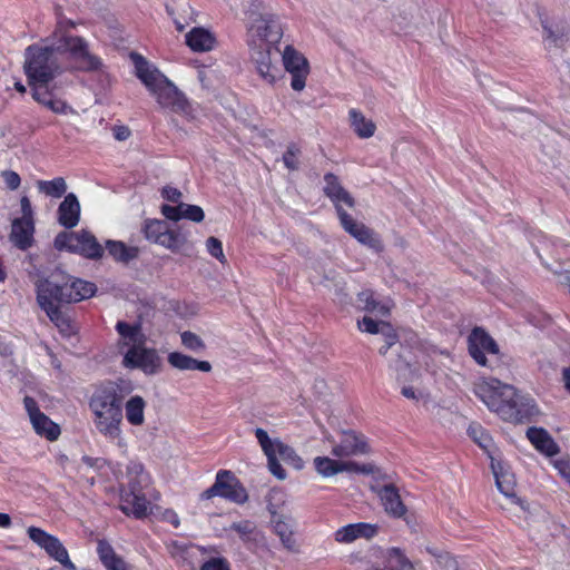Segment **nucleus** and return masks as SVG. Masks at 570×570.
<instances>
[{"label": "nucleus", "mask_w": 570, "mask_h": 570, "mask_svg": "<svg viewBox=\"0 0 570 570\" xmlns=\"http://www.w3.org/2000/svg\"><path fill=\"white\" fill-rule=\"evenodd\" d=\"M130 391L128 385L108 382L99 386L89 401L96 430L119 446L126 445L122 435V405Z\"/></svg>", "instance_id": "obj_1"}, {"label": "nucleus", "mask_w": 570, "mask_h": 570, "mask_svg": "<svg viewBox=\"0 0 570 570\" xmlns=\"http://www.w3.org/2000/svg\"><path fill=\"white\" fill-rule=\"evenodd\" d=\"M474 393L504 421L520 423L538 413L531 397L519 394L512 385L497 379L480 380L474 384Z\"/></svg>", "instance_id": "obj_2"}, {"label": "nucleus", "mask_w": 570, "mask_h": 570, "mask_svg": "<svg viewBox=\"0 0 570 570\" xmlns=\"http://www.w3.org/2000/svg\"><path fill=\"white\" fill-rule=\"evenodd\" d=\"M131 59L135 63L136 76L156 98L160 108L181 115L189 112L186 97L164 73L138 53H131Z\"/></svg>", "instance_id": "obj_3"}, {"label": "nucleus", "mask_w": 570, "mask_h": 570, "mask_svg": "<svg viewBox=\"0 0 570 570\" xmlns=\"http://www.w3.org/2000/svg\"><path fill=\"white\" fill-rule=\"evenodd\" d=\"M62 26V22H58L52 37L45 40L46 45H31L26 49L23 70L29 83L50 82L60 73L56 56L62 46H56L55 39Z\"/></svg>", "instance_id": "obj_4"}, {"label": "nucleus", "mask_w": 570, "mask_h": 570, "mask_svg": "<svg viewBox=\"0 0 570 570\" xmlns=\"http://www.w3.org/2000/svg\"><path fill=\"white\" fill-rule=\"evenodd\" d=\"M62 29L58 32L56 46H62L60 52H68L70 59L76 63V67L83 71L96 70L100 67V60L98 57L92 55L89 50L87 41L78 36H67L65 30L67 28H73L72 21H61Z\"/></svg>", "instance_id": "obj_5"}, {"label": "nucleus", "mask_w": 570, "mask_h": 570, "mask_svg": "<svg viewBox=\"0 0 570 570\" xmlns=\"http://www.w3.org/2000/svg\"><path fill=\"white\" fill-rule=\"evenodd\" d=\"M283 37L278 18L271 12H252L248 22V46H276Z\"/></svg>", "instance_id": "obj_6"}, {"label": "nucleus", "mask_w": 570, "mask_h": 570, "mask_svg": "<svg viewBox=\"0 0 570 570\" xmlns=\"http://www.w3.org/2000/svg\"><path fill=\"white\" fill-rule=\"evenodd\" d=\"M65 278L63 272L56 271L48 278L39 279L36 283L37 302L41 309L71 303L72 299L81 297V295H71L68 292L71 287H66Z\"/></svg>", "instance_id": "obj_7"}, {"label": "nucleus", "mask_w": 570, "mask_h": 570, "mask_svg": "<svg viewBox=\"0 0 570 570\" xmlns=\"http://www.w3.org/2000/svg\"><path fill=\"white\" fill-rule=\"evenodd\" d=\"M55 246L59 250L66 249L88 259H100L105 253L97 238L87 230L61 232L55 238Z\"/></svg>", "instance_id": "obj_8"}, {"label": "nucleus", "mask_w": 570, "mask_h": 570, "mask_svg": "<svg viewBox=\"0 0 570 570\" xmlns=\"http://www.w3.org/2000/svg\"><path fill=\"white\" fill-rule=\"evenodd\" d=\"M214 497H220L237 504H243L248 500L246 489L228 470L218 471L214 484L200 493L202 500H210Z\"/></svg>", "instance_id": "obj_9"}, {"label": "nucleus", "mask_w": 570, "mask_h": 570, "mask_svg": "<svg viewBox=\"0 0 570 570\" xmlns=\"http://www.w3.org/2000/svg\"><path fill=\"white\" fill-rule=\"evenodd\" d=\"M122 366L129 370H140L146 375H155L161 371L163 360L155 348L142 345L138 348H127Z\"/></svg>", "instance_id": "obj_10"}, {"label": "nucleus", "mask_w": 570, "mask_h": 570, "mask_svg": "<svg viewBox=\"0 0 570 570\" xmlns=\"http://www.w3.org/2000/svg\"><path fill=\"white\" fill-rule=\"evenodd\" d=\"M27 532L30 540L43 549L49 557L58 561L68 570H76V566L70 560L67 549L57 537L37 527H29Z\"/></svg>", "instance_id": "obj_11"}, {"label": "nucleus", "mask_w": 570, "mask_h": 570, "mask_svg": "<svg viewBox=\"0 0 570 570\" xmlns=\"http://www.w3.org/2000/svg\"><path fill=\"white\" fill-rule=\"evenodd\" d=\"M326 440L332 444L331 454L334 458L357 456L370 452L365 436L354 430L343 431L338 442H335L330 435L326 436Z\"/></svg>", "instance_id": "obj_12"}, {"label": "nucleus", "mask_w": 570, "mask_h": 570, "mask_svg": "<svg viewBox=\"0 0 570 570\" xmlns=\"http://www.w3.org/2000/svg\"><path fill=\"white\" fill-rule=\"evenodd\" d=\"M316 472L323 478H331L342 472L372 474V464H358L354 461L334 460L328 456H316L313 460Z\"/></svg>", "instance_id": "obj_13"}, {"label": "nucleus", "mask_w": 570, "mask_h": 570, "mask_svg": "<svg viewBox=\"0 0 570 570\" xmlns=\"http://www.w3.org/2000/svg\"><path fill=\"white\" fill-rule=\"evenodd\" d=\"M283 63L285 69L292 75L291 87L295 91H302L305 88L308 75L306 58L292 46H286L283 52Z\"/></svg>", "instance_id": "obj_14"}, {"label": "nucleus", "mask_w": 570, "mask_h": 570, "mask_svg": "<svg viewBox=\"0 0 570 570\" xmlns=\"http://www.w3.org/2000/svg\"><path fill=\"white\" fill-rule=\"evenodd\" d=\"M468 347L473 360L482 366L487 365L485 353H499V346L495 341L480 327L473 328L470 333L468 337Z\"/></svg>", "instance_id": "obj_15"}, {"label": "nucleus", "mask_w": 570, "mask_h": 570, "mask_svg": "<svg viewBox=\"0 0 570 570\" xmlns=\"http://www.w3.org/2000/svg\"><path fill=\"white\" fill-rule=\"evenodd\" d=\"M250 48V57L256 65V69L259 76L268 83H274L278 68L273 63L272 53L273 50L275 53L278 52L276 46L267 47L265 45H255L249 46Z\"/></svg>", "instance_id": "obj_16"}, {"label": "nucleus", "mask_w": 570, "mask_h": 570, "mask_svg": "<svg viewBox=\"0 0 570 570\" xmlns=\"http://www.w3.org/2000/svg\"><path fill=\"white\" fill-rule=\"evenodd\" d=\"M323 193L333 203L337 215H340V212H345L343 205L350 208L355 207L354 197L343 187L338 177L332 173L324 175Z\"/></svg>", "instance_id": "obj_17"}, {"label": "nucleus", "mask_w": 570, "mask_h": 570, "mask_svg": "<svg viewBox=\"0 0 570 570\" xmlns=\"http://www.w3.org/2000/svg\"><path fill=\"white\" fill-rule=\"evenodd\" d=\"M491 469L495 478V484L499 491L513 503H520V499L515 494L514 474L501 461L491 456Z\"/></svg>", "instance_id": "obj_18"}, {"label": "nucleus", "mask_w": 570, "mask_h": 570, "mask_svg": "<svg viewBox=\"0 0 570 570\" xmlns=\"http://www.w3.org/2000/svg\"><path fill=\"white\" fill-rule=\"evenodd\" d=\"M120 510L136 519H142L149 514L150 502L144 492H132L121 490L120 492Z\"/></svg>", "instance_id": "obj_19"}, {"label": "nucleus", "mask_w": 570, "mask_h": 570, "mask_svg": "<svg viewBox=\"0 0 570 570\" xmlns=\"http://www.w3.org/2000/svg\"><path fill=\"white\" fill-rule=\"evenodd\" d=\"M377 533V525L371 523H351L335 532V540L340 543H351L358 538L371 539Z\"/></svg>", "instance_id": "obj_20"}, {"label": "nucleus", "mask_w": 570, "mask_h": 570, "mask_svg": "<svg viewBox=\"0 0 570 570\" xmlns=\"http://www.w3.org/2000/svg\"><path fill=\"white\" fill-rule=\"evenodd\" d=\"M224 531L228 537H230L233 532L236 533L239 540L248 548L256 546L263 538L255 522L250 520L233 522L229 527L224 528Z\"/></svg>", "instance_id": "obj_21"}, {"label": "nucleus", "mask_w": 570, "mask_h": 570, "mask_svg": "<svg viewBox=\"0 0 570 570\" xmlns=\"http://www.w3.org/2000/svg\"><path fill=\"white\" fill-rule=\"evenodd\" d=\"M161 214L170 220L177 222L181 218L189 219L195 223L204 220L205 214L202 207L197 205H189L179 203L177 206L164 205L161 207Z\"/></svg>", "instance_id": "obj_22"}, {"label": "nucleus", "mask_w": 570, "mask_h": 570, "mask_svg": "<svg viewBox=\"0 0 570 570\" xmlns=\"http://www.w3.org/2000/svg\"><path fill=\"white\" fill-rule=\"evenodd\" d=\"M255 436L262 448V451L267 458V465L269 472L278 480H285L286 471L281 465L277 455L274 453V450L272 449L271 438L268 433L264 429L257 428L255 430Z\"/></svg>", "instance_id": "obj_23"}, {"label": "nucleus", "mask_w": 570, "mask_h": 570, "mask_svg": "<svg viewBox=\"0 0 570 570\" xmlns=\"http://www.w3.org/2000/svg\"><path fill=\"white\" fill-rule=\"evenodd\" d=\"M366 570H415V567L400 549L392 548L382 562L372 563Z\"/></svg>", "instance_id": "obj_24"}, {"label": "nucleus", "mask_w": 570, "mask_h": 570, "mask_svg": "<svg viewBox=\"0 0 570 570\" xmlns=\"http://www.w3.org/2000/svg\"><path fill=\"white\" fill-rule=\"evenodd\" d=\"M80 219V204L75 194H68L58 207V222L65 228H73Z\"/></svg>", "instance_id": "obj_25"}, {"label": "nucleus", "mask_w": 570, "mask_h": 570, "mask_svg": "<svg viewBox=\"0 0 570 570\" xmlns=\"http://www.w3.org/2000/svg\"><path fill=\"white\" fill-rule=\"evenodd\" d=\"M35 222L13 219L11 224L10 240L21 250L32 246Z\"/></svg>", "instance_id": "obj_26"}, {"label": "nucleus", "mask_w": 570, "mask_h": 570, "mask_svg": "<svg viewBox=\"0 0 570 570\" xmlns=\"http://www.w3.org/2000/svg\"><path fill=\"white\" fill-rule=\"evenodd\" d=\"M377 493L387 514L394 518H402L406 513V508L393 484L382 487Z\"/></svg>", "instance_id": "obj_27"}, {"label": "nucleus", "mask_w": 570, "mask_h": 570, "mask_svg": "<svg viewBox=\"0 0 570 570\" xmlns=\"http://www.w3.org/2000/svg\"><path fill=\"white\" fill-rule=\"evenodd\" d=\"M168 363L179 371H200L208 373L212 371V364L208 361H198L180 352H171L167 357Z\"/></svg>", "instance_id": "obj_28"}, {"label": "nucleus", "mask_w": 570, "mask_h": 570, "mask_svg": "<svg viewBox=\"0 0 570 570\" xmlns=\"http://www.w3.org/2000/svg\"><path fill=\"white\" fill-rule=\"evenodd\" d=\"M116 330L121 337L120 344L122 346L128 348H138L146 343V336L139 324L130 325L120 321L117 323Z\"/></svg>", "instance_id": "obj_29"}, {"label": "nucleus", "mask_w": 570, "mask_h": 570, "mask_svg": "<svg viewBox=\"0 0 570 570\" xmlns=\"http://www.w3.org/2000/svg\"><path fill=\"white\" fill-rule=\"evenodd\" d=\"M527 436L538 451L544 453L548 456H553L559 452L558 444L542 428L528 429Z\"/></svg>", "instance_id": "obj_30"}, {"label": "nucleus", "mask_w": 570, "mask_h": 570, "mask_svg": "<svg viewBox=\"0 0 570 570\" xmlns=\"http://www.w3.org/2000/svg\"><path fill=\"white\" fill-rule=\"evenodd\" d=\"M108 255L117 263L127 265L139 256L137 246H128L121 240L109 239L105 244Z\"/></svg>", "instance_id": "obj_31"}, {"label": "nucleus", "mask_w": 570, "mask_h": 570, "mask_svg": "<svg viewBox=\"0 0 570 570\" xmlns=\"http://www.w3.org/2000/svg\"><path fill=\"white\" fill-rule=\"evenodd\" d=\"M186 43L193 51H209L215 47V36L202 27L193 28L186 35Z\"/></svg>", "instance_id": "obj_32"}, {"label": "nucleus", "mask_w": 570, "mask_h": 570, "mask_svg": "<svg viewBox=\"0 0 570 570\" xmlns=\"http://www.w3.org/2000/svg\"><path fill=\"white\" fill-rule=\"evenodd\" d=\"M147 403L140 395H134L124 402L122 411L125 410V417L132 426H142L145 424V410Z\"/></svg>", "instance_id": "obj_33"}, {"label": "nucleus", "mask_w": 570, "mask_h": 570, "mask_svg": "<svg viewBox=\"0 0 570 570\" xmlns=\"http://www.w3.org/2000/svg\"><path fill=\"white\" fill-rule=\"evenodd\" d=\"M97 553L107 570H128L127 563L115 552L114 548L107 541H98Z\"/></svg>", "instance_id": "obj_34"}, {"label": "nucleus", "mask_w": 570, "mask_h": 570, "mask_svg": "<svg viewBox=\"0 0 570 570\" xmlns=\"http://www.w3.org/2000/svg\"><path fill=\"white\" fill-rule=\"evenodd\" d=\"M128 484L121 490L132 492H144V489L149 484V475L145 472L140 463H131L127 468Z\"/></svg>", "instance_id": "obj_35"}, {"label": "nucleus", "mask_w": 570, "mask_h": 570, "mask_svg": "<svg viewBox=\"0 0 570 570\" xmlns=\"http://www.w3.org/2000/svg\"><path fill=\"white\" fill-rule=\"evenodd\" d=\"M271 444L272 449L274 450V453L277 456H279L284 462L292 465L296 470L303 469L304 461L292 446L284 443L279 439H271Z\"/></svg>", "instance_id": "obj_36"}, {"label": "nucleus", "mask_w": 570, "mask_h": 570, "mask_svg": "<svg viewBox=\"0 0 570 570\" xmlns=\"http://www.w3.org/2000/svg\"><path fill=\"white\" fill-rule=\"evenodd\" d=\"M32 426L35 431L41 435L46 436L50 441H55L60 435V428L58 424L52 422L47 415L43 413L37 414L36 417H32Z\"/></svg>", "instance_id": "obj_37"}, {"label": "nucleus", "mask_w": 570, "mask_h": 570, "mask_svg": "<svg viewBox=\"0 0 570 570\" xmlns=\"http://www.w3.org/2000/svg\"><path fill=\"white\" fill-rule=\"evenodd\" d=\"M351 126L360 138H370L374 135L376 126L375 124L365 118V116L356 110L350 111Z\"/></svg>", "instance_id": "obj_38"}, {"label": "nucleus", "mask_w": 570, "mask_h": 570, "mask_svg": "<svg viewBox=\"0 0 570 570\" xmlns=\"http://www.w3.org/2000/svg\"><path fill=\"white\" fill-rule=\"evenodd\" d=\"M357 303L361 309L370 313H376L381 316H386L390 313V308L386 305L377 302L374 298L373 292L370 289L358 293Z\"/></svg>", "instance_id": "obj_39"}, {"label": "nucleus", "mask_w": 570, "mask_h": 570, "mask_svg": "<svg viewBox=\"0 0 570 570\" xmlns=\"http://www.w3.org/2000/svg\"><path fill=\"white\" fill-rule=\"evenodd\" d=\"M66 287H71L68 292L71 295H81V297L77 299H72V302H80L82 299L91 297L96 292V286L94 283L86 282L79 278H73L69 275H66Z\"/></svg>", "instance_id": "obj_40"}, {"label": "nucleus", "mask_w": 570, "mask_h": 570, "mask_svg": "<svg viewBox=\"0 0 570 570\" xmlns=\"http://www.w3.org/2000/svg\"><path fill=\"white\" fill-rule=\"evenodd\" d=\"M274 531L279 537L282 544L291 552L297 551L296 540L291 527L282 519L273 520Z\"/></svg>", "instance_id": "obj_41"}, {"label": "nucleus", "mask_w": 570, "mask_h": 570, "mask_svg": "<svg viewBox=\"0 0 570 570\" xmlns=\"http://www.w3.org/2000/svg\"><path fill=\"white\" fill-rule=\"evenodd\" d=\"M37 187L39 191L55 198H60L67 191V184L62 177L52 180H38Z\"/></svg>", "instance_id": "obj_42"}, {"label": "nucleus", "mask_w": 570, "mask_h": 570, "mask_svg": "<svg viewBox=\"0 0 570 570\" xmlns=\"http://www.w3.org/2000/svg\"><path fill=\"white\" fill-rule=\"evenodd\" d=\"M354 238L362 245L376 252H381L383 249V244L380 237L366 225L361 226L360 232L355 234Z\"/></svg>", "instance_id": "obj_43"}, {"label": "nucleus", "mask_w": 570, "mask_h": 570, "mask_svg": "<svg viewBox=\"0 0 570 570\" xmlns=\"http://www.w3.org/2000/svg\"><path fill=\"white\" fill-rule=\"evenodd\" d=\"M426 551L435 558L442 570H459L458 561L449 552L436 547H426Z\"/></svg>", "instance_id": "obj_44"}, {"label": "nucleus", "mask_w": 570, "mask_h": 570, "mask_svg": "<svg viewBox=\"0 0 570 570\" xmlns=\"http://www.w3.org/2000/svg\"><path fill=\"white\" fill-rule=\"evenodd\" d=\"M181 344L189 351L198 353L206 348L205 342L197 334L185 331L180 333Z\"/></svg>", "instance_id": "obj_45"}, {"label": "nucleus", "mask_w": 570, "mask_h": 570, "mask_svg": "<svg viewBox=\"0 0 570 570\" xmlns=\"http://www.w3.org/2000/svg\"><path fill=\"white\" fill-rule=\"evenodd\" d=\"M185 239L180 237L174 230L166 228L160 238H158L156 244H159L168 249L177 250L184 244Z\"/></svg>", "instance_id": "obj_46"}, {"label": "nucleus", "mask_w": 570, "mask_h": 570, "mask_svg": "<svg viewBox=\"0 0 570 570\" xmlns=\"http://www.w3.org/2000/svg\"><path fill=\"white\" fill-rule=\"evenodd\" d=\"M357 325L362 332L370 334L385 333V330H390V324L385 322H376L368 316H364L358 321Z\"/></svg>", "instance_id": "obj_47"}, {"label": "nucleus", "mask_w": 570, "mask_h": 570, "mask_svg": "<svg viewBox=\"0 0 570 570\" xmlns=\"http://www.w3.org/2000/svg\"><path fill=\"white\" fill-rule=\"evenodd\" d=\"M301 155V148L292 142L287 146L286 151L283 154V163L289 170H297L299 167L298 157Z\"/></svg>", "instance_id": "obj_48"}, {"label": "nucleus", "mask_w": 570, "mask_h": 570, "mask_svg": "<svg viewBox=\"0 0 570 570\" xmlns=\"http://www.w3.org/2000/svg\"><path fill=\"white\" fill-rule=\"evenodd\" d=\"M166 228V224L161 220H149L144 226V233L148 240L157 243Z\"/></svg>", "instance_id": "obj_49"}, {"label": "nucleus", "mask_w": 570, "mask_h": 570, "mask_svg": "<svg viewBox=\"0 0 570 570\" xmlns=\"http://www.w3.org/2000/svg\"><path fill=\"white\" fill-rule=\"evenodd\" d=\"M340 223L343 227V229L350 234L353 238L355 237V234L360 232L361 226H364L365 224L355 220L350 214L346 212H340V215H337Z\"/></svg>", "instance_id": "obj_50"}, {"label": "nucleus", "mask_w": 570, "mask_h": 570, "mask_svg": "<svg viewBox=\"0 0 570 570\" xmlns=\"http://www.w3.org/2000/svg\"><path fill=\"white\" fill-rule=\"evenodd\" d=\"M469 434L474 439V441L484 450H489L492 444L491 436L482 430L479 425H471L469 428Z\"/></svg>", "instance_id": "obj_51"}, {"label": "nucleus", "mask_w": 570, "mask_h": 570, "mask_svg": "<svg viewBox=\"0 0 570 570\" xmlns=\"http://www.w3.org/2000/svg\"><path fill=\"white\" fill-rule=\"evenodd\" d=\"M48 83L49 82L29 83L32 88L33 99L43 106L52 98L51 92L48 90Z\"/></svg>", "instance_id": "obj_52"}, {"label": "nucleus", "mask_w": 570, "mask_h": 570, "mask_svg": "<svg viewBox=\"0 0 570 570\" xmlns=\"http://www.w3.org/2000/svg\"><path fill=\"white\" fill-rule=\"evenodd\" d=\"M206 249L213 257L218 259L222 264L226 263V257L223 250V244L218 238L214 236L208 237L206 240Z\"/></svg>", "instance_id": "obj_53"}, {"label": "nucleus", "mask_w": 570, "mask_h": 570, "mask_svg": "<svg viewBox=\"0 0 570 570\" xmlns=\"http://www.w3.org/2000/svg\"><path fill=\"white\" fill-rule=\"evenodd\" d=\"M199 570H230L229 563L225 558H210Z\"/></svg>", "instance_id": "obj_54"}, {"label": "nucleus", "mask_w": 570, "mask_h": 570, "mask_svg": "<svg viewBox=\"0 0 570 570\" xmlns=\"http://www.w3.org/2000/svg\"><path fill=\"white\" fill-rule=\"evenodd\" d=\"M50 321L58 327V324L65 323L69 317L66 316L59 306H53L43 309Z\"/></svg>", "instance_id": "obj_55"}, {"label": "nucleus", "mask_w": 570, "mask_h": 570, "mask_svg": "<svg viewBox=\"0 0 570 570\" xmlns=\"http://www.w3.org/2000/svg\"><path fill=\"white\" fill-rule=\"evenodd\" d=\"M1 176L10 190H16L19 188L21 179L20 176L13 170H4L1 173Z\"/></svg>", "instance_id": "obj_56"}, {"label": "nucleus", "mask_w": 570, "mask_h": 570, "mask_svg": "<svg viewBox=\"0 0 570 570\" xmlns=\"http://www.w3.org/2000/svg\"><path fill=\"white\" fill-rule=\"evenodd\" d=\"M45 107L49 108L51 111L56 114H66L68 111L75 112L71 107H69L65 101L60 99L50 98V100L47 101V105Z\"/></svg>", "instance_id": "obj_57"}, {"label": "nucleus", "mask_w": 570, "mask_h": 570, "mask_svg": "<svg viewBox=\"0 0 570 570\" xmlns=\"http://www.w3.org/2000/svg\"><path fill=\"white\" fill-rule=\"evenodd\" d=\"M20 206L22 216L19 217L18 219L33 222V210L31 207V203L27 196L21 197Z\"/></svg>", "instance_id": "obj_58"}, {"label": "nucleus", "mask_w": 570, "mask_h": 570, "mask_svg": "<svg viewBox=\"0 0 570 570\" xmlns=\"http://www.w3.org/2000/svg\"><path fill=\"white\" fill-rule=\"evenodd\" d=\"M112 134L116 140L125 141L130 137L131 131L125 125H116L112 127Z\"/></svg>", "instance_id": "obj_59"}, {"label": "nucleus", "mask_w": 570, "mask_h": 570, "mask_svg": "<svg viewBox=\"0 0 570 570\" xmlns=\"http://www.w3.org/2000/svg\"><path fill=\"white\" fill-rule=\"evenodd\" d=\"M23 403L29 414L30 421H32V417H36L37 414L41 413L38 409L37 402L32 397L26 396Z\"/></svg>", "instance_id": "obj_60"}, {"label": "nucleus", "mask_w": 570, "mask_h": 570, "mask_svg": "<svg viewBox=\"0 0 570 570\" xmlns=\"http://www.w3.org/2000/svg\"><path fill=\"white\" fill-rule=\"evenodd\" d=\"M161 195L165 199L173 203H177L181 197V193L174 187H165L161 191Z\"/></svg>", "instance_id": "obj_61"}, {"label": "nucleus", "mask_w": 570, "mask_h": 570, "mask_svg": "<svg viewBox=\"0 0 570 570\" xmlns=\"http://www.w3.org/2000/svg\"><path fill=\"white\" fill-rule=\"evenodd\" d=\"M164 519L173 524L174 528H178L180 524L178 514L173 510H166L164 513Z\"/></svg>", "instance_id": "obj_62"}, {"label": "nucleus", "mask_w": 570, "mask_h": 570, "mask_svg": "<svg viewBox=\"0 0 570 570\" xmlns=\"http://www.w3.org/2000/svg\"><path fill=\"white\" fill-rule=\"evenodd\" d=\"M544 33H546V39L549 40L554 46H559L560 42L562 41V36L557 35L547 26H544Z\"/></svg>", "instance_id": "obj_63"}, {"label": "nucleus", "mask_w": 570, "mask_h": 570, "mask_svg": "<svg viewBox=\"0 0 570 570\" xmlns=\"http://www.w3.org/2000/svg\"><path fill=\"white\" fill-rule=\"evenodd\" d=\"M58 330L61 334L69 336L73 333V326L71 324L70 318H68L65 323L58 324Z\"/></svg>", "instance_id": "obj_64"}]
</instances>
